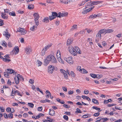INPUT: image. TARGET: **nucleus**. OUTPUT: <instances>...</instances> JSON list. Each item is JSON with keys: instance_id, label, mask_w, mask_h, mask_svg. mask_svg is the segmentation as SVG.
Returning a JSON list of instances; mask_svg holds the SVG:
<instances>
[{"instance_id": "obj_11", "label": "nucleus", "mask_w": 122, "mask_h": 122, "mask_svg": "<svg viewBox=\"0 0 122 122\" xmlns=\"http://www.w3.org/2000/svg\"><path fill=\"white\" fill-rule=\"evenodd\" d=\"M73 39L72 38H69L67 42V45H69L71 44L73 41Z\"/></svg>"}, {"instance_id": "obj_35", "label": "nucleus", "mask_w": 122, "mask_h": 122, "mask_svg": "<svg viewBox=\"0 0 122 122\" xmlns=\"http://www.w3.org/2000/svg\"><path fill=\"white\" fill-rule=\"evenodd\" d=\"M96 36L97 37H99L101 39V34L99 31L98 33L96 35Z\"/></svg>"}, {"instance_id": "obj_33", "label": "nucleus", "mask_w": 122, "mask_h": 122, "mask_svg": "<svg viewBox=\"0 0 122 122\" xmlns=\"http://www.w3.org/2000/svg\"><path fill=\"white\" fill-rule=\"evenodd\" d=\"M86 30H87V32L88 33H92L93 32V31L92 29H86Z\"/></svg>"}, {"instance_id": "obj_30", "label": "nucleus", "mask_w": 122, "mask_h": 122, "mask_svg": "<svg viewBox=\"0 0 122 122\" xmlns=\"http://www.w3.org/2000/svg\"><path fill=\"white\" fill-rule=\"evenodd\" d=\"M66 61L69 64H72V60H69V59H66Z\"/></svg>"}, {"instance_id": "obj_1", "label": "nucleus", "mask_w": 122, "mask_h": 122, "mask_svg": "<svg viewBox=\"0 0 122 122\" xmlns=\"http://www.w3.org/2000/svg\"><path fill=\"white\" fill-rule=\"evenodd\" d=\"M46 57L47 59L49 60L50 61H51L53 63H56L57 62L56 59L53 55L50 54L47 56Z\"/></svg>"}, {"instance_id": "obj_54", "label": "nucleus", "mask_w": 122, "mask_h": 122, "mask_svg": "<svg viewBox=\"0 0 122 122\" xmlns=\"http://www.w3.org/2000/svg\"><path fill=\"white\" fill-rule=\"evenodd\" d=\"M74 91H68V94L69 95H71L74 93Z\"/></svg>"}, {"instance_id": "obj_7", "label": "nucleus", "mask_w": 122, "mask_h": 122, "mask_svg": "<svg viewBox=\"0 0 122 122\" xmlns=\"http://www.w3.org/2000/svg\"><path fill=\"white\" fill-rule=\"evenodd\" d=\"M19 77H21V76L19 74H18L17 76H15L14 78L15 80V83L18 84L19 83Z\"/></svg>"}, {"instance_id": "obj_48", "label": "nucleus", "mask_w": 122, "mask_h": 122, "mask_svg": "<svg viewBox=\"0 0 122 122\" xmlns=\"http://www.w3.org/2000/svg\"><path fill=\"white\" fill-rule=\"evenodd\" d=\"M60 71L61 73L63 74V75L66 72V71L65 70L62 69H61Z\"/></svg>"}, {"instance_id": "obj_8", "label": "nucleus", "mask_w": 122, "mask_h": 122, "mask_svg": "<svg viewBox=\"0 0 122 122\" xmlns=\"http://www.w3.org/2000/svg\"><path fill=\"white\" fill-rule=\"evenodd\" d=\"M68 13L67 12H63L61 13V12L58 13V17L60 18L61 17H63L67 16L68 15Z\"/></svg>"}, {"instance_id": "obj_13", "label": "nucleus", "mask_w": 122, "mask_h": 122, "mask_svg": "<svg viewBox=\"0 0 122 122\" xmlns=\"http://www.w3.org/2000/svg\"><path fill=\"white\" fill-rule=\"evenodd\" d=\"M3 35L7 37V39H9V37L10 36L9 34V33L8 32L5 31L4 32Z\"/></svg>"}, {"instance_id": "obj_19", "label": "nucleus", "mask_w": 122, "mask_h": 122, "mask_svg": "<svg viewBox=\"0 0 122 122\" xmlns=\"http://www.w3.org/2000/svg\"><path fill=\"white\" fill-rule=\"evenodd\" d=\"M86 8H88V6H92V1L87 2L86 4Z\"/></svg>"}, {"instance_id": "obj_44", "label": "nucleus", "mask_w": 122, "mask_h": 122, "mask_svg": "<svg viewBox=\"0 0 122 122\" xmlns=\"http://www.w3.org/2000/svg\"><path fill=\"white\" fill-rule=\"evenodd\" d=\"M92 108L93 109H95L97 110H100V108H97L96 107L93 106L92 107Z\"/></svg>"}, {"instance_id": "obj_38", "label": "nucleus", "mask_w": 122, "mask_h": 122, "mask_svg": "<svg viewBox=\"0 0 122 122\" xmlns=\"http://www.w3.org/2000/svg\"><path fill=\"white\" fill-rule=\"evenodd\" d=\"M35 22L36 23V24L37 25H38L39 24V21L38 19H35Z\"/></svg>"}, {"instance_id": "obj_14", "label": "nucleus", "mask_w": 122, "mask_h": 122, "mask_svg": "<svg viewBox=\"0 0 122 122\" xmlns=\"http://www.w3.org/2000/svg\"><path fill=\"white\" fill-rule=\"evenodd\" d=\"M33 16H34V17L35 18V19H38L40 17L39 14L36 13H34L33 14Z\"/></svg>"}, {"instance_id": "obj_10", "label": "nucleus", "mask_w": 122, "mask_h": 122, "mask_svg": "<svg viewBox=\"0 0 122 122\" xmlns=\"http://www.w3.org/2000/svg\"><path fill=\"white\" fill-rule=\"evenodd\" d=\"M77 26L76 25L74 24L72 26L70 29V31H72L74 30H77Z\"/></svg>"}, {"instance_id": "obj_55", "label": "nucleus", "mask_w": 122, "mask_h": 122, "mask_svg": "<svg viewBox=\"0 0 122 122\" xmlns=\"http://www.w3.org/2000/svg\"><path fill=\"white\" fill-rule=\"evenodd\" d=\"M63 106L65 107V108H69L70 107V106H68L66 104H64L63 105Z\"/></svg>"}, {"instance_id": "obj_59", "label": "nucleus", "mask_w": 122, "mask_h": 122, "mask_svg": "<svg viewBox=\"0 0 122 122\" xmlns=\"http://www.w3.org/2000/svg\"><path fill=\"white\" fill-rule=\"evenodd\" d=\"M63 90L65 92H66L67 91V88L65 86L63 87H62Z\"/></svg>"}, {"instance_id": "obj_58", "label": "nucleus", "mask_w": 122, "mask_h": 122, "mask_svg": "<svg viewBox=\"0 0 122 122\" xmlns=\"http://www.w3.org/2000/svg\"><path fill=\"white\" fill-rule=\"evenodd\" d=\"M15 93H16L17 95L21 96H22L20 94L19 92L18 91L16 90V91H15Z\"/></svg>"}, {"instance_id": "obj_56", "label": "nucleus", "mask_w": 122, "mask_h": 122, "mask_svg": "<svg viewBox=\"0 0 122 122\" xmlns=\"http://www.w3.org/2000/svg\"><path fill=\"white\" fill-rule=\"evenodd\" d=\"M85 3L84 2H83V1H82V2L81 3H79L78 5L79 6H82L84 5Z\"/></svg>"}, {"instance_id": "obj_62", "label": "nucleus", "mask_w": 122, "mask_h": 122, "mask_svg": "<svg viewBox=\"0 0 122 122\" xmlns=\"http://www.w3.org/2000/svg\"><path fill=\"white\" fill-rule=\"evenodd\" d=\"M79 48L78 47L76 46H75V49H74V50L76 52V51H78V50H79Z\"/></svg>"}, {"instance_id": "obj_27", "label": "nucleus", "mask_w": 122, "mask_h": 122, "mask_svg": "<svg viewBox=\"0 0 122 122\" xmlns=\"http://www.w3.org/2000/svg\"><path fill=\"white\" fill-rule=\"evenodd\" d=\"M56 100L58 102L60 103L61 104H64V103H65V102L64 101H61L60 99H59V98L57 99H56Z\"/></svg>"}, {"instance_id": "obj_63", "label": "nucleus", "mask_w": 122, "mask_h": 122, "mask_svg": "<svg viewBox=\"0 0 122 122\" xmlns=\"http://www.w3.org/2000/svg\"><path fill=\"white\" fill-rule=\"evenodd\" d=\"M87 11L86 10H84L82 12V14H86L87 13Z\"/></svg>"}, {"instance_id": "obj_49", "label": "nucleus", "mask_w": 122, "mask_h": 122, "mask_svg": "<svg viewBox=\"0 0 122 122\" xmlns=\"http://www.w3.org/2000/svg\"><path fill=\"white\" fill-rule=\"evenodd\" d=\"M45 51L44 50H43V49L42 50L41 52V54L42 56H43L44 55L45 53Z\"/></svg>"}, {"instance_id": "obj_51", "label": "nucleus", "mask_w": 122, "mask_h": 122, "mask_svg": "<svg viewBox=\"0 0 122 122\" xmlns=\"http://www.w3.org/2000/svg\"><path fill=\"white\" fill-rule=\"evenodd\" d=\"M64 75L65 78L66 79H67L68 78V76L66 72L64 74Z\"/></svg>"}, {"instance_id": "obj_5", "label": "nucleus", "mask_w": 122, "mask_h": 122, "mask_svg": "<svg viewBox=\"0 0 122 122\" xmlns=\"http://www.w3.org/2000/svg\"><path fill=\"white\" fill-rule=\"evenodd\" d=\"M17 31L20 32L22 35H24L27 32V31L23 28H19L17 30Z\"/></svg>"}, {"instance_id": "obj_3", "label": "nucleus", "mask_w": 122, "mask_h": 122, "mask_svg": "<svg viewBox=\"0 0 122 122\" xmlns=\"http://www.w3.org/2000/svg\"><path fill=\"white\" fill-rule=\"evenodd\" d=\"M58 13L57 14L56 12H52V15L51 16H49V20H50L56 18V16L58 17Z\"/></svg>"}, {"instance_id": "obj_61", "label": "nucleus", "mask_w": 122, "mask_h": 122, "mask_svg": "<svg viewBox=\"0 0 122 122\" xmlns=\"http://www.w3.org/2000/svg\"><path fill=\"white\" fill-rule=\"evenodd\" d=\"M8 117H9L10 118H12L13 117V114L12 113H10L8 115Z\"/></svg>"}, {"instance_id": "obj_6", "label": "nucleus", "mask_w": 122, "mask_h": 122, "mask_svg": "<svg viewBox=\"0 0 122 122\" xmlns=\"http://www.w3.org/2000/svg\"><path fill=\"white\" fill-rule=\"evenodd\" d=\"M25 52L26 54H29L31 52L32 50L31 47L28 46L26 47L25 49Z\"/></svg>"}, {"instance_id": "obj_39", "label": "nucleus", "mask_w": 122, "mask_h": 122, "mask_svg": "<svg viewBox=\"0 0 122 122\" xmlns=\"http://www.w3.org/2000/svg\"><path fill=\"white\" fill-rule=\"evenodd\" d=\"M89 115L88 114L86 115H84L82 116V117L83 118H86L88 117Z\"/></svg>"}, {"instance_id": "obj_9", "label": "nucleus", "mask_w": 122, "mask_h": 122, "mask_svg": "<svg viewBox=\"0 0 122 122\" xmlns=\"http://www.w3.org/2000/svg\"><path fill=\"white\" fill-rule=\"evenodd\" d=\"M19 51V49L18 47L15 48L12 51V52L13 54H17Z\"/></svg>"}, {"instance_id": "obj_21", "label": "nucleus", "mask_w": 122, "mask_h": 122, "mask_svg": "<svg viewBox=\"0 0 122 122\" xmlns=\"http://www.w3.org/2000/svg\"><path fill=\"white\" fill-rule=\"evenodd\" d=\"M56 56L57 58L58 57H61L60 51L59 50H58L57 51V52Z\"/></svg>"}, {"instance_id": "obj_34", "label": "nucleus", "mask_w": 122, "mask_h": 122, "mask_svg": "<svg viewBox=\"0 0 122 122\" xmlns=\"http://www.w3.org/2000/svg\"><path fill=\"white\" fill-rule=\"evenodd\" d=\"M9 15H12L13 16H15V13L14 11H12V12H10L9 13Z\"/></svg>"}, {"instance_id": "obj_60", "label": "nucleus", "mask_w": 122, "mask_h": 122, "mask_svg": "<svg viewBox=\"0 0 122 122\" xmlns=\"http://www.w3.org/2000/svg\"><path fill=\"white\" fill-rule=\"evenodd\" d=\"M42 109V107H38V108L37 110L39 111H41Z\"/></svg>"}, {"instance_id": "obj_22", "label": "nucleus", "mask_w": 122, "mask_h": 122, "mask_svg": "<svg viewBox=\"0 0 122 122\" xmlns=\"http://www.w3.org/2000/svg\"><path fill=\"white\" fill-rule=\"evenodd\" d=\"M99 32L101 34H103L106 32V30L105 29H102L100 30L99 31Z\"/></svg>"}, {"instance_id": "obj_23", "label": "nucleus", "mask_w": 122, "mask_h": 122, "mask_svg": "<svg viewBox=\"0 0 122 122\" xmlns=\"http://www.w3.org/2000/svg\"><path fill=\"white\" fill-rule=\"evenodd\" d=\"M113 31V30L112 29H108L106 30V33H109L112 32Z\"/></svg>"}, {"instance_id": "obj_53", "label": "nucleus", "mask_w": 122, "mask_h": 122, "mask_svg": "<svg viewBox=\"0 0 122 122\" xmlns=\"http://www.w3.org/2000/svg\"><path fill=\"white\" fill-rule=\"evenodd\" d=\"M77 112L78 113H81L80 109L78 108H77L76 109V112Z\"/></svg>"}, {"instance_id": "obj_17", "label": "nucleus", "mask_w": 122, "mask_h": 122, "mask_svg": "<svg viewBox=\"0 0 122 122\" xmlns=\"http://www.w3.org/2000/svg\"><path fill=\"white\" fill-rule=\"evenodd\" d=\"M42 21L46 23H48L49 22V18L47 17H45L43 20Z\"/></svg>"}, {"instance_id": "obj_16", "label": "nucleus", "mask_w": 122, "mask_h": 122, "mask_svg": "<svg viewBox=\"0 0 122 122\" xmlns=\"http://www.w3.org/2000/svg\"><path fill=\"white\" fill-rule=\"evenodd\" d=\"M6 71L8 73L11 74L14 73V70L12 69H7Z\"/></svg>"}, {"instance_id": "obj_50", "label": "nucleus", "mask_w": 122, "mask_h": 122, "mask_svg": "<svg viewBox=\"0 0 122 122\" xmlns=\"http://www.w3.org/2000/svg\"><path fill=\"white\" fill-rule=\"evenodd\" d=\"M100 114V113L99 112L97 113L94 114L93 115V116L95 117H96L98 116Z\"/></svg>"}, {"instance_id": "obj_29", "label": "nucleus", "mask_w": 122, "mask_h": 122, "mask_svg": "<svg viewBox=\"0 0 122 122\" xmlns=\"http://www.w3.org/2000/svg\"><path fill=\"white\" fill-rule=\"evenodd\" d=\"M36 63L38 64V66H41L42 63L41 61L38 60H37Z\"/></svg>"}, {"instance_id": "obj_41", "label": "nucleus", "mask_w": 122, "mask_h": 122, "mask_svg": "<svg viewBox=\"0 0 122 122\" xmlns=\"http://www.w3.org/2000/svg\"><path fill=\"white\" fill-rule=\"evenodd\" d=\"M94 6L92 7H91L87 9L86 10L87 11V12L88 13V12H89L91 11V10L93 8H94Z\"/></svg>"}, {"instance_id": "obj_64", "label": "nucleus", "mask_w": 122, "mask_h": 122, "mask_svg": "<svg viewBox=\"0 0 122 122\" xmlns=\"http://www.w3.org/2000/svg\"><path fill=\"white\" fill-rule=\"evenodd\" d=\"M28 116V115L27 113H25L23 115V116L25 117H27Z\"/></svg>"}, {"instance_id": "obj_20", "label": "nucleus", "mask_w": 122, "mask_h": 122, "mask_svg": "<svg viewBox=\"0 0 122 122\" xmlns=\"http://www.w3.org/2000/svg\"><path fill=\"white\" fill-rule=\"evenodd\" d=\"M57 59L58 60V61L60 62V63H61L62 64H64V61L61 58V57H58Z\"/></svg>"}, {"instance_id": "obj_24", "label": "nucleus", "mask_w": 122, "mask_h": 122, "mask_svg": "<svg viewBox=\"0 0 122 122\" xmlns=\"http://www.w3.org/2000/svg\"><path fill=\"white\" fill-rule=\"evenodd\" d=\"M100 2L99 1H93L92 2V5H96L98 4V3H100Z\"/></svg>"}, {"instance_id": "obj_57", "label": "nucleus", "mask_w": 122, "mask_h": 122, "mask_svg": "<svg viewBox=\"0 0 122 122\" xmlns=\"http://www.w3.org/2000/svg\"><path fill=\"white\" fill-rule=\"evenodd\" d=\"M83 70V73H87V71L85 69H83L81 70V71H82Z\"/></svg>"}, {"instance_id": "obj_15", "label": "nucleus", "mask_w": 122, "mask_h": 122, "mask_svg": "<svg viewBox=\"0 0 122 122\" xmlns=\"http://www.w3.org/2000/svg\"><path fill=\"white\" fill-rule=\"evenodd\" d=\"M49 114L50 115L52 116H53L54 114H55V112L54 110H51V109H50Z\"/></svg>"}, {"instance_id": "obj_45", "label": "nucleus", "mask_w": 122, "mask_h": 122, "mask_svg": "<svg viewBox=\"0 0 122 122\" xmlns=\"http://www.w3.org/2000/svg\"><path fill=\"white\" fill-rule=\"evenodd\" d=\"M98 119V120L96 121L95 122H101V121H102L101 119V117H99L97 118V119Z\"/></svg>"}, {"instance_id": "obj_28", "label": "nucleus", "mask_w": 122, "mask_h": 122, "mask_svg": "<svg viewBox=\"0 0 122 122\" xmlns=\"http://www.w3.org/2000/svg\"><path fill=\"white\" fill-rule=\"evenodd\" d=\"M51 46V45L47 46L45 47L44 48H43V50H44L45 51H46L47 50V49H48Z\"/></svg>"}, {"instance_id": "obj_26", "label": "nucleus", "mask_w": 122, "mask_h": 122, "mask_svg": "<svg viewBox=\"0 0 122 122\" xmlns=\"http://www.w3.org/2000/svg\"><path fill=\"white\" fill-rule=\"evenodd\" d=\"M92 102L95 104H98V102L97 100L96 99H94L92 100Z\"/></svg>"}, {"instance_id": "obj_40", "label": "nucleus", "mask_w": 122, "mask_h": 122, "mask_svg": "<svg viewBox=\"0 0 122 122\" xmlns=\"http://www.w3.org/2000/svg\"><path fill=\"white\" fill-rule=\"evenodd\" d=\"M89 18L93 19L96 18L95 14H92V15H91L90 16Z\"/></svg>"}, {"instance_id": "obj_43", "label": "nucleus", "mask_w": 122, "mask_h": 122, "mask_svg": "<svg viewBox=\"0 0 122 122\" xmlns=\"http://www.w3.org/2000/svg\"><path fill=\"white\" fill-rule=\"evenodd\" d=\"M91 76L93 78H95L96 76V75L94 74H90Z\"/></svg>"}, {"instance_id": "obj_36", "label": "nucleus", "mask_w": 122, "mask_h": 122, "mask_svg": "<svg viewBox=\"0 0 122 122\" xmlns=\"http://www.w3.org/2000/svg\"><path fill=\"white\" fill-rule=\"evenodd\" d=\"M36 27H37L35 25L34 26L30 28V29L31 30L34 31V30H35V28H36Z\"/></svg>"}, {"instance_id": "obj_32", "label": "nucleus", "mask_w": 122, "mask_h": 122, "mask_svg": "<svg viewBox=\"0 0 122 122\" xmlns=\"http://www.w3.org/2000/svg\"><path fill=\"white\" fill-rule=\"evenodd\" d=\"M28 105L31 108H32L34 106V104L33 103H28Z\"/></svg>"}, {"instance_id": "obj_4", "label": "nucleus", "mask_w": 122, "mask_h": 122, "mask_svg": "<svg viewBox=\"0 0 122 122\" xmlns=\"http://www.w3.org/2000/svg\"><path fill=\"white\" fill-rule=\"evenodd\" d=\"M54 69V66L52 65L50 66L48 68V71L49 73H52Z\"/></svg>"}, {"instance_id": "obj_12", "label": "nucleus", "mask_w": 122, "mask_h": 122, "mask_svg": "<svg viewBox=\"0 0 122 122\" xmlns=\"http://www.w3.org/2000/svg\"><path fill=\"white\" fill-rule=\"evenodd\" d=\"M50 62L49 60L47 59V57H46L44 61V65L45 66H46Z\"/></svg>"}, {"instance_id": "obj_46", "label": "nucleus", "mask_w": 122, "mask_h": 122, "mask_svg": "<svg viewBox=\"0 0 122 122\" xmlns=\"http://www.w3.org/2000/svg\"><path fill=\"white\" fill-rule=\"evenodd\" d=\"M4 75L5 77L9 78V76L8 74L6 72H4Z\"/></svg>"}, {"instance_id": "obj_52", "label": "nucleus", "mask_w": 122, "mask_h": 122, "mask_svg": "<svg viewBox=\"0 0 122 122\" xmlns=\"http://www.w3.org/2000/svg\"><path fill=\"white\" fill-rule=\"evenodd\" d=\"M46 93H47V95L49 96H51V94L50 92L48 90H47L46 92Z\"/></svg>"}, {"instance_id": "obj_18", "label": "nucleus", "mask_w": 122, "mask_h": 122, "mask_svg": "<svg viewBox=\"0 0 122 122\" xmlns=\"http://www.w3.org/2000/svg\"><path fill=\"white\" fill-rule=\"evenodd\" d=\"M84 99H86L88 101H91V100L88 97L86 96H81Z\"/></svg>"}, {"instance_id": "obj_42", "label": "nucleus", "mask_w": 122, "mask_h": 122, "mask_svg": "<svg viewBox=\"0 0 122 122\" xmlns=\"http://www.w3.org/2000/svg\"><path fill=\"white\" fill-rule=\"evenodd\" d=\"M101 119L102 121H103V122H105L106 121L108 120L107 118V117L105 118H103L101 117Z\"/></svg>"}, {"instance_id": "obj_2", "label": "nucleus", "mask_w": 122, "mask_h": 122, "mask_svg": "<svg viewBox=\"0 0 122 122\" xmlns=\"http://www.w3.org/2000/svg\"><path fill=\"white\" fill-rule=\"evenodd\" d=\"M68 50L70 53L72 55L74 56H76L77 54L74 51V49L71 46H69Z\"/></svg>"}, {"instance_id": "obj_31", "label": "nucleus", "mask_w": 122, "mask_h": 122, "mask_svg": "<svg viewBox=\"0 0 122 122\" xmlns=\"http://www.w3.org/2000/svg\"><path fill=\"white\" fill-rule=\"evenodd\" d=\"M3 60L5 62H9L10 61V59L6 58H4L3 59Z\"/></svg>"}, {"instance_id": "obj_25", "label": "nucleus", "mask_w": 122, "mask_h": 122, "mask_svg": "<svg viewBox=\"0 0 122 122\" xmlns=\"http://www.w3.org/2000/svg\"><path fill=\"white\" fill-rule=\"evenodd\" d=\"M34 7V6L32 5H30L28 6V8L29 9H32Z\"/></svg>"}, {"instance_id": "obj_47", "label": "nucleus", "mask_w": 122, "mask_h": 122, "mask_svg": "<svg viewBox=\"0 0 122 122\" xmlns=\"http://www.w3.org/2000/svg\"><path fill=\"white\" fill-rule=\"evenodd\" d=\"M63 118L66 120L67 121L68 120V116L66 115H64L63 116Z\"/></svg>"}, {"instance_id": "obj_37", "label": "nucleus", "mask_w": 122, "mask_h": 122, "mask_svg": "<svg viewBox=\"0 0 122 122\" xmlns=\"http://www.w3.org/2000/svg\"><path fill=\"white\" fill-rule=\"evenodd\" d=\"M70 74L71 76L73 77H75V74L74 73L73 71H71L70 72Z\"/></svg>"}]
</instances>
